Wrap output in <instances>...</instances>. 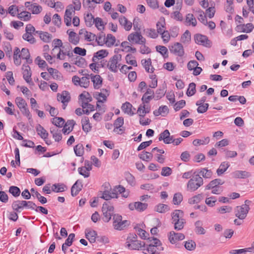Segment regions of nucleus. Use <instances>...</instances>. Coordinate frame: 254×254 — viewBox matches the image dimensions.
<instances>
[{
	"mask_svg": "<svg viewBox=\"0 0 254 254\" xmlns=\"http://www.w3.org/2000/svg\"><path fill=\"white\" fill-rule=\"evenodd\" d=\"M108 52L106 50H101L95 53L92 57V61L93 62H97L99 60L107 57Z\"/></svg>",
	"mask_w": 254,
	"mask_h": 254,
	"instance_id": "nucleus-20",
	"label": "nucleus"
},
{
	"mask_svg": "<svg viewBox=\"0 0 254 254\" xmlns=\"http://www.w3.org/2000/svg\"><path fill=\"white\" fill-rule=\"evenodd\" d=\"M224 182L221 179H216L211 181L205 187L206 190H210L211 188L218 187L219 185H222Z\"/></svg>",
	"mask_w": 254,
	"mask_h": 254,
	"instance_id": "nucleus-34",
	"label": "nucleus"
},
{
	"mask_svg": "<svg viewBox=\"0 0 254 254\" xmlns=\"http://www.w3.org/2000/svg\"><path fill=\"white\" fill-rule=\"evenodd\" d=\"M96 236L97 233L95 231L87 229L85 230L86 238L91 243L95 242L96 239H97Z\"/></svg>",
	"mask_w": 254,
	"mask_h": 254,
	"instance_id": "nucleus-27",
	"label": "nucleus"
},
{
	"mask_svg": "<svg viewBox=\"0 0 254 254\" xmlns=\"http://www.w3.org/2000/svg\"><path fill=\"white\" fill-rule=\"evenodd\" d=\"M197 12L198 14L197 16L198 20L204 25H206L207 24V20L204 12L200 9L198 10Z\"/></svg>",
	"mask_w": 254,
	"mask_h": 254,
	"instance_id": "nucleus-55",
	"label": "nucleus"
},
{
	"mask_svg": "<svg viewBox=\"0 0 254 254\" xmlns=\"http://www.w3.org/2000/svg\"><path fill=\"white\" fill-rule=\"evenodd\" d=\"M15 103L23 114L27 116L29 115L30 112L26 107L27 104L22 98L20 97H16L15 99Z\"/></svg>",
	"mask_w": 254,
	"mask_h": 254,
	"instance_id": "nucleus-11",
	"label": "nucleus"
},
{
	"mask_svg": "<svg viewBox=\"0 0 254 254\" xmlns=\"http://www.w3.org/2000/svg\"><path fill=\"white\" fill-rule=\"evenodd\" d=\"M65 187V186L64 184H55L52 186V190L56 192H63L64 190Z\"/></svg>",
	"mask_w": 254,
	"mask_h": 254,
	"instance_id": "nucleus-53",
	"label": "nucleus"
},
{
	"mask_svg": "<svg viewBox=\"0 0 254 254\" xmlns=\"http://www.w3.org/2000/svg\"><path fill=\"white\" fill-rule=\"evenodd\" d=\"M128 224L127 220H122V217L119 214L113 215V226L116 230H121Z\"/></svg>",
	"mask_w": 254,
	"mask_h": 254,
	"instance_id": "nucleus-6",
	"label": "nucleus"
},
{
	"mask_svg": "<svg viewBox=\"0 0 254 254\" xmlns=\"http://www.w3.org/2000/svg\"><path fill=\"white\" fill-rule=\"evenodd\" d=\"M94 40H96L99 45H103L106 41L105 34L103 32H100L98 35H96Z\"/></svg>",
	"mask_w": 254,
	"mask_h": 254,
	"instance_id": "nucleus-49",
	"label": "nucleus"
},
{
	"mask_svg": "<svg viewBox=\"0 0 254 254\" xmlns=\"http://www.w3.org/2000/svg\"><path fill=\"white\" fill-rule=\"evenodd\" d=\"M195 42L200 45L206 47L211 46V42L205 35L201 34H196L194 36Z\"/></svg>",
	"mask_w": 254,
	"mask_h": 254,
	"instance_id": "nucleus-7",
	"label": "nucleus"
},
{
	"mask_svg": "<svg viewBox=\"0 0 254 254\" xmlns=\"http://www.w3.org/2000/svg\"><path fill=\"white\" fill-rule=\"evenodd\" d=\"M141 64L147 72H153L154 68L151 65V60L150 59L142 60Z\"/></svg>",
	"mask_w": 254,
	"mask_h": 254,
	"instance_id": "nucleus-30",
	"label": "nucleus"
},
{
	"mask_svg": "<svg viewBox=\"0 0 254 254\" xmlns=\"http://www.w3.org/2000/svg\"><path fill=\"white\" fill-rule=\"evenodd\" d=\"M148 204L139 201L130 203L128 204V208L130 210L134 209L141 212L144 211L147 207Z\"/></svg>",
	"mask_w": 254,
	"mask_h": 254,
	"instance_id": "nucleus-14",
	"label": "nucleus"
},
{
	"mask_svg": "<svg viewBox=\"0 0 254 254\" xmlns=\"http://www.w3.org/2000/svg\"><path fill=\"white\" fill-rule=\"evenodd\" d=\"M203 184L202 178L199 175H195L192 176L188 183L187 188L191 191H194L197 190Z\"/></svg>",
	"mask_w": 254,
	"mask_h": 254,
	"instance_id": "nucleus-2",
	"label": "nucleus"
},
{
	"mask_svg": "<svg viewBox=\"0 0 254 254\" xmlns=\"http://www.w3.org/2000/svg\"><path fill=\"white\" fill-rule=\"evenodd\" d=\"M137 236L132 235L128 236L127 240L126 247L131 250H139V249L144 251L145 244L136 240Z\"/></svg>",
	"mask_w": 254,
	"mask_h": 254,
	"instance_id": "nucleus-1",
	"label": "nucleus"
},
{
	"mask_svg": "<svg viewBox=\"0 0 254 254\" xmlns=\"http://www.w3.org/2000/svg\"><path fill=\"white\" fill-rule=\"evenodd\" d=\"M108 95V90L103 89L102 92H95L93 96L98 100V103H103L106 101Z\"/></svg>",
	"mask_w": 254,
	"mask_h": 254,
	"instance_id": "nucleus-19",
	"label": "nucleus"
},
{
	"mask_svg": "<svg viewBox=\"0 0 254 254\" xmlns=\"http://www.w3.org/2000/svg\"><path fill=\"white\" fill-rule=\"evenodd\" d=\"M146 250L149 254H159L164 250L163 247H155L153 245H148Z\"/></svg>",
	"mask_w": 254,
	"mask_h": 254,
	"instance_id": "nucleus-36",
	"label": "nucleus"
},
{
	"mask_svg": "<svg viewBox=\"0 0 254 254\" xmlns=\"http://www.w3.org/2000/svg\"><path fill=\"white\" fill-rule=\"evenodd\" d=\"M8 191L15 197L19 196L21 192L20 189L18 187L14 186H10L9 188Z\"/></svg>",
	"mask_w": 254,
	"mask_h": 254,
	"instance_id": "nucleus-47",
	"label": "nucleus"
},
{
	"mask_svg": "<svg viewBox=\"0 0 254 254\" xmlns=\"http://www.w3.org/2000/svg\"><path fill=\"white\" fill-rule=\"evenodd\" d=\"M73 64L79 67H82L85 64V60L84 58L76 56V58L73 59Z\"/></svg>",
	"mask_w": 254,
	"mask_h": 254,
	"instance_id": "nucleus-58",
	"label": "nucleus"
},
{
	"mask_svg": "<svg viewBox=\"0 0 254 254\" xmlns=\"http://www.w3.org/2000/svg\"><path fill=\"white\" fill-rule=\"evenodd\" d=\"M229 167V164L228 163L226 162H222L219 168L217 170V174L218 176H220L223 174L228 168Z\"/></svg>",
	"mask_w": 254,
	"mask_h": 254,
	"instance_id": "nucleus-45",
	"label": "nucleus"
},
{
	"mask_svg": "<svg viewBox=\"0 0 254 254\" xmlns=\"http://www.w3.org/2000/svg\"><path fill=\"white\" fill-rule=\"evenodd\" d=\"M36 129L38 134L43 139L45 140L48 138V132L47 130L40 124L37 125Z\"/></svg>",
	"mask_w": 254,
	"mask_h": 254,
	"instance_id": "nucleus-29",
	"label": "nucleus"
},
{
	"mask_svg": "<svg viewBox=\"0 0 254 254\" xmlns=\"http://www.w3.org/2000/svg\"><path fill=\"white\" fill-rule=\"evenodd\" d=\"M25 6L29 10H30L33 14H35L40 13L42 10V6L37 5L36 3H31L30 2L27 1L25 3Z\"/></svg>",
	"mask_w": 254,
	"mask_h": 254,
	"instance_id": "nucleus-17",
	"label": "nucleus"
},
{
	"mask_svg": "<svg viewBox=\"0 0 254 254\" xmlns=\"http://www.w3.org/2000/svg\"><path fill=\"white\" fill-rule=\"evenodd\" d=\"M116 42V38L111 34H107L106 37L105 43L108 47L113 46Z\"/></svg>",
	"mask_w": 254,
	"mask_h": 254,
	"instance_id": "nucleus-50",
	"label": "nucleus"
},
{
	"mask_svg": "<svg viewBox=\"0 0 254 254\" xmlns=\"http://www.w3.org/2000/svg\"><path fill=\"white\" fill-rule=\"evenodd\" d=\"M83 185L81 180H78L72 186L71 189V194L72 196H76L82 190Z\"/></svg>",
	"mask_w": 254,
	"mask_h": 254,
	"instance_id": "nucleus-21",
	"label": "nucleus"
},
{
	"mask_svg": "<svg viewBox=\"0 0 254 254\" xmlns=\"http://www.w3.org/2000/svg\"><path fill=\"white\" fill-rule=\"evenodd\" d=\"M121 55H115L108 62V68L113 72H117L118 69L120 66L119 63L121 61Z\"/></svg>",
	"mask_w": 254,
	"mask_h": 254,
	"instance_id": "nucleus-4",
	"label": "nucleus"
},
{
	"mask_svg": "<svg viewBox=\"0 0 254 254\" xmlns=\"http://www.w3.org/2000/svg\"><path fill=\"white\" fill-rule=\"evenodd\" d=\"M66 33L68 35L69 41L74 45H77L79 41V38L76 33L70 30H68Z\"/></svg>",
	"mask_w": 254,
	"mask_h": 254,
	"instance_id": "nucleus-26",
	"label": "nucleus"
},
{
	"mask_svg": "<svg viewBox=\"0 0 254 254\" xmlns=\"http://www.w3.org/2000/svg\"><path fill=\"white\" fill-rule=\"evenodd\" d=\"M199 174L204 178H210L212 176V172L210 170H208L206 168H203L199 172Z\"/></svg>",
	"mask_w": 254,
	"mask_h": 254,
	"instance_id": "nucleus-63",
	"label": "nucleus"
},
{
	"mask_svg": "<svg viewBox=\"0 0 254 254\" xmlns=\"http://www.w3.org/2000/svg\"><path fill=\"white\" fill-rule=\"evenodd\" d=\"M202 222L200 220L196 221L194 223V231L198 235H204L206 233V231L202 227Z\"/></svg>",
	"mask_w": 254,
	"mask_h": 254,
	"instance_id": "nucleus-31",
	"label": "nucleus"
},
{
	"mask_svg": "<svg viewBox=\"0 0 254 254\" xmlns=\"http://www.w3.org/2000/svg\"><path fill=\"white\" fill-rule=\"evenodd\" d=\"M172 223L174 224V229L177 231H180L184 228L186 220L185 219H181L178 221L172 222Z\"/></svg>",
	"mask_w": 254,
	"mask_h": 254,
	"instance_id": "nucleus-46",
	"label": "nucleus"
},
{
	"mask_svg": "<svg viewBox=\"0 0 254 254\" xmlns=\"http://www.w3.org/2000/svg\"><path fill=\"white\" fill-rule=\"evenodd\" d=\"M202 199L201 194H198L189 199L188 202L190 204L199 203Z\"/></svg>",
	"mask_w": 254,
	"mask_h": 254,
	"instance_id": "nucleus-51",
	"label": "nucleus"
},
{
	"mask_svg": "<svg viewBox=\"0 0 254 254\" xmlns=\"http://www.w3.org/2000/svg\"><path fill=\"white\" fill-rule=\"evenodd\" d=\"M100 197L105 200H108L112 198H118V196L117 194L112 190L110 192L108 191H104L102 193V196Z\"/></svg>",
	"mask_w": 254,
	"mask_h": 254,
	"instance_id": "nucleus-40",
	"label": "nucleus"
},
{
	"mask_svg": "<svg viewBox=\"0 0 254 254\" xmlns=\"http://www.w3.org/2000/svg\"><path fill=\"white\" fill-rule=\"evenodd\" d=\"M132 105L130 103L127 102L122 105L121 108L125 113L129 115H133L134 113L132 111Z\"/></svg>",
	"mask_w": 254,
	"mask_h": 254,
	"instance_id": "nucleus-39",
	"label": "nucleus"
},
{
	"mask_svg": "<svg viewBox=\"0 0 254 254\" xmlns=\"http://www.w3.org/2000/svg\"><path fill=\"white\" fill-rule=\"evenodd\" d=\"M52 123L56 127H62L65 123L64 120L61 117H55L52 119Z\"/></svg>",
	"mask_w": 254,
	"mask_h": 254,
	"instance_id": "nucleus-44",
	"label": "nucleus"
},
{
	"mask_svg": "<svg viewBox=\"0 0 254 254\" xmlns=\"http://www.w3.org/2000/svg\"><path fill=\"white\" fill-rule=\"evenodd\" d=\"M250 209L248 204L237 206L235 209V216L240 220H243L247 217Z\"/></svg>",
	"mask_w": 254,
	"mask_h": 254,
	"instance_id": "nucleus-5",
	"label": "nucleus"
},
{
	"mask_svg": "<svg viewBox=\"0 0 254 254\" xmlns=\"http://www.w3.org/2000/svg\"><path fill=\"white\" fill-rule=\"evenodd\" d=\"M127 39L130 42L138 44H144L146 42L145 39L138 32L130 34Z\"/></svg>",
	"mask_w": 254,
	"mask_h": 254,
	"instance_id": "nucleus-8",
	"label": "nucleus"
},
{
	"mask_svg": "<svg viewBox=\"0 0 254 254\" xmlns=\"http://www.w3.org/2000/svg\"><path fill=\"white\" fill-rule=\"evenodd\" d=\"M150 107L146 105L141 104L139 106L137 113L138 114L140 118H142L146 114L150 112Z\"/></svg>",
	"mask_w": 254,
	"mask_h": 254,
	"instance_id": "nucleus-24",
	"label": "nucleus"
},
{
	"mask_svg": "<svg viewBox=\"0 0 254 254\" xmlns=\"http://www.w3.org/2000/svg\"><path fill=\"white\" fill-rule=\"evenodd\" d=\"M30 55L29 50L26 48H22L20 53V55H18L19 58L26 60L27 64L32 63V60L30 58Z\"/></svg>",
	"mask_w": 254,
	"mask_h": 254,
	"instance_id": "nucleus-28",
	"label": "nucleus"
},
{
	"mask_svg": "<svg viewBox=\"0 0 254 254\" xmlns=\"http://www.w3.org/2000/svg\"><path fill=\"white\" fill-rule=\"evenodd\" d=\"M155 211L161 213H164L170 210L169 206L167 204L159 203L155 206Z\"/></svg>",
	"mask_w": 254,
	"mask_h": 254,
	"instance_id": "nucleus-37",
	"label": "nucleus"
},
{
	"mask_svg": "<svg viewBox=\"0 0 254 254\" xmlns=\"http://www.w3.org/2000/svg\"><path fill=\"white\" fill-rule=\"evenodd\" d=\"M186 22L189 25H191L194 27L197 24V21L193 15L191 13H188L186 15Z\"/></svg>",
	"mask_w": 254,
	"mask_h": 254,
	"instance_id": "nucleus-41",
	"label": "nucleus"
},
{
	"mask_svg": "<svg viewBox=\"0 0 254 254\" xmlns=\"http://www.w3.org/2000/svg\"><path fill=\"white\" fill-rule=\"evenodd\" d=\"M242 27L244 28V30H242V32L249 33L251 32L254 28V26L252 23H249L246 24H241L237 26V28L239 29Z\"/></svg>",
	"mask_w": 254,
	"mask_h": 254,
	"instance_id": "nucleus-48",
	"label": "nucleus"
},
{
	"mask_svg": "<svg viewBox=\"0 0 254 254\" xmlns=\"http://www.w3.org/2000/svg\"><path fill=\"white\" fill-rule=\"evenodd\" d=\"M75 154L78 156H81L84 152V148L82 144H78L74 147Z\"/></svg>",
	"mask_w": 254,
	"mask_h": 254,
	"instance_id": "nucleus-60",
	"label": "nucleus"
},
{
	"mask_svg": "<svg viewBox=\"0 0 254 254\" xmlns=\"http://www.w3.org/2000/svg\"><path fill=\"white\" fill-rule=\"evenodd\" d=\"M233 177L236 179H245L251 176L250 173L246 171L237 170L233 173Z\"/></svg>",
	"mask_w": 254,
	"mask_h": 254,
	"instance_id": "nucleus-25",
	"label": "nucleus"
},
{
	"mask_svg": "<svg viewBox=\"0 0 254 254\" xmlns=\"http://www.w3.org/2000/svg\"><path fill=\"white\" fill-rule=\"evenodd\" d=\"M57 100L63 103V109H65L67 103L70 100V96L69 92L67 91H64L61 94L57 95Z\"/></svg>",
	"mask_w": 254,
	"mask_h": 254,
	"instance_id": "nucleus-10",
	"label": "nucleus"
},
{
	"mask_svg": "<svg viewBox=\"0 0 254 254\" xmlns=\"http://www.w3.org/2000/svg\"><path fill=\"white\" fill-rule=\"evenodd\" d=\"M173 137V136H170L169 130L165 129L160 134L158 139L159 141L163 140L165 144H170L172 143Z\"/></svg>",
	"mask_w": 254,
	"mask_h": 254,
	"instance_id": "nucleus-16",
	"label": "nucleus"
},
{
	"mask_svg": "<svg viewBox=\"0 0 254 254\" xmlns=\"http://www.w3.org/2000/svg\"><path fill=\"white\" fill-rule=\"evenodd\" d=\"M23 71V77L26 82L30 84L33 83L31 79V71L30 66L27 64H23L22 67Z\"/></svg>",
	"mask_w": 254,
	"mask_h": 254,
	"instance_id": "nucleus-15",
	"label": "nucleus"
},
{
	"mask_svg": "<svg viewBox=\"0 0 254 254\" xmlns=\"http://www.w3.org/2000/svg\"><path fill=\"white\" fill-rule=\"evenodd\" d=\"M171 53L178 56L179 57H182L184 56L185 52L183 45L182 44L177 42L175 43L170 48Z\"/></svg>",
	"mask_w": 254,
	"mask_h": 254,
	"instance_id": "nucleus-12",
	"label": "nucleus"
},
{
	"mask_svg": "<svg viewBox=\"0 0 254 254\" xmlns=\"http://www.w3.org/2000/svg\"><path fill=\"white\" fill-rule=\"evenodd\" d=\"M91 169L92 167L90 166L89 167H82L78 168V171L79 174L84 178H88L90 175L89 172Z\"/></svg>",
	"mask_w": 254,
	"mask_h": 254,
	"instance_id": "nucleus-38",
	"label": "nucleus"
},
{
	"mask_svg": "<svg viewBox=\"0 0 254 254\" xmlns=\"http://www.w3.org/2000/svg\"><path fill=\"white\" fill-rule=\"evenodd\" d=\"M138 156L140 159L147 162L151 160L153 158L152 154L147 151H143Z\"/></svg>",
	"mask_w": 254,
	"mask_h": 254,
	"instance_id": "nucleus-43",
	"label": "nucleus"
},
{
	"mask_svg": "<svg viewBox=\"0 0 254 254\" xmlns=\"http://www.w3.org/2000/svg\"><path fill=\"white\" fill-rule=\"evenodd\" d=\"M114 210V207L111 205L110 202L103 203L102 212L104 217L103 219L105 222H108L111 220L112 216H113Z\"/></svg>",
	"mask_w": 254,
	"mask_h": 254,
	"instance_id": "nucleus-3",
	"label": "nucleus"
},
{
	"mask_svg": "<svg viewBox=\"0 0 254 254\" xmlns=\"http://www.w3.org/2000/svg\"><path fill=\"white\" fill-rule=\"evenodd\" d=\"M183 199V195L180 192H177L174 194L173 202L175 205H179L182 201Z\"/></svg>",
	"mask_w": 254,
	"mask_h": 254,
	"instance_id": "nucleus-54",
	"label": "nucleus"
},
{
	"mask_svg": "<svg viewBox=\"0 0 254 254\" xmlns=\"http://www.w3.org/2000/svg\"><path fill=\"white\" fill-rule=\"evenodd\" d=\"M47 70L54 79H58L60 78V75L58 70L52 67L48 68Z\"/></svg>",
	"mask_w": 254,
	"mask_h": 254,
	"instance_id": "nucleus-62",
	"label": "nucleus"
},
{
	"mask_svg": "<svg viewBox=\"0 0 254 254\" xmlns=\"http://www.w3.org/2000/svg\"><path fill=\"white\" fill-rule=\"evenodd\" d=\"M89 76H90L91 81L93 83L94 87L95 89H99L102 84V78L100 75L91 74Z\"/></svg>",
	"mask_w": 254,
	"mask_h": 254,
	"instance_id": "nucleus-22",
	"label": "nucleus"
},
{
	"mask_svg": "<svg viewBox=\"0 0 254 254\" xmlns=\"http://www.w3.org/2000/svg\"><path fill=\"white\" fill-rule=\"evenodd\" d=\"M50 132L52 134L53 137L55 141L59 142L62 139V135L61 132L57 128H51Z\"/></svg>",
	"mask_w": 254,
	"mask_h": 254,
	"instance_id": "nucleus-33",
	"label": "nucleus"
},
{
	"mask_svg": "<svg viewBox=\"0 0 254 254\" xmlns=\"http://www.w3.org/2000/svg\"><path fill=\"white\" fill-rule=\"evenodd\" d=\"M75 11L72 8V4H69L67 6L64 16V21L66 26H69L71 25V18L75 14Z\"/></svg>",
	"mask_w": 254,
	"mask_h": 254,
	"instance_id": "nucleus-9",
	"label": "nucleus"
},
{
	"mask_svg": "<svg viewBox=\"0 0 254 254\" xmlns=\"http://www.w3.org/2000/svg\"><path fill=\"white\" fill-rule=\"evenodd\" d=\"M22 38L24 40L27 41L30 44H34L36 42V40L32 33L26 32L23 35Z\"/></svg>",
	"mask_w": 254,
	"mask_h": 254,
	"instance_id": "nucleus-57",
	"label": "nucleus"
},
{
	"mask_svg": "<svg viewBox=\"0 0 254 254\" xmlns=\"http://www.w3.org/2000/svg\"><path fill=\"white\" fill-rule=\"evenodd\" d=\"M36 33L39 35L40 39L46 43H49L52 39V35L47 32H42L40 31H36Z\"/></svg>",
	"mask_w": 254,
	"mask_h": 254,
	"instance_id": "nucleus-32",
	"label": "nucleus"
},
{
	"mask_svg": "<svg viewBox=\"0 0 254 254\" xmlns=\"http://www.w3.org/2000/svg\"><path fill=\"white\" fill-rule=\"evenodd\" d=\"M196 247L195 243L192 240L186 241L185 243V248L189 251L193 250Z\"/></svg>",
	"mask_w": 254,
	"mask_h": 254,
	"instance_id": "nucleus-64",
	"label": "nucleus"
},
{
	"mask_svg": "<svg viewBox=\"0 0 254 254\" xmlns=\"http://www.w3.org/2000/svg\"><path fill=\"white\" fill-rule=\"evenodd\" d=\"M119 21L121 25L124 27L127 31H129L132 27V23L128 21L126 17L121 16L119 17Z\"/></svg>",
	"mask_w": 254,
	"mask_h": 254,
	"instance_id": "nucleus-23",
	"label": "nucleus"
},
{
	"mask_svg": "<svg viewBox=\"0 0 254 254\" xmlns=\"http://www.w3.org/2000/svg\"><path fill=\"white\" fill-rule=\"evenodd\" d=\"M184 212L181 210H175L172 213V222L178 221L181 219H184L183 217Z\"/></svg>",
	"mask_w": 254,
	"mask_h": 254,
	"instance_id": "nucleus-35",
	"label": "nucleus"
},
{
	"mask_svg": "<svg viewBox=\"0 0 254 254\" xmlns=\"http://www.w3.org/2000/svg\"><path fill=\"white\" fill-rule=\"evenodd\" d=\"M190 33L188 30H186L182 36L181 41L183 43H187L190 41Z\"/></svg>",
	"mask_w": 254,
	"mask_h": 254,
	"instance_id": "nucleus-61",
	"label": "nucleus"
},
{
	"mask_svg": "<svg viewBox=\"0 0 254 254\" xmlns=\"http://www.w3.org/2000/svg\"><path fill=\"white\" fill-rule=\"evenodd\" d=\"M185 235L181 233H176L171 231L168 235L169 242L172 244H175L177 241L183 240L185 239Z\"/></svg>",
	"mask_w": 254,
	"mask_h": 254,
	"instance_id": "nucleus-13",
	"label": "nucleus"
},
{
	"mask_svg": "<svg viewBox=\"0 0 254 254\" xmlns=\"http://www.w3.org/2000/svg\"><path fill=\"white\" fill-rule=\"evenodd\" d=\"M86 25L88 26H91L94 22L95 19L91 13H87L84 17Z\"/></svg>",
	"mask_w": 254,
	"mask_h": 254,
	"instance_id": "nucleus-52",
	"label": "nucleus"
},
{
	"mask_svg": "<svg viewBox=\"0 0 254 254\" xmlns=\"http://www.w3.org/2000/svg\"><path fill=\"white\" fill-rule=\"evenodd\" d=\"M17 17L24 21H28L31 18V13L26 11H23L18 13Z\"/></svg>",
	"mask_w": 254,
	"mask_h": 254,
	"instance_id": "nucleus-42",
	"label": "nucleus"
},
{
	"mask_svg": "<svg viewBox=\"0 0 254 254\" xmlns=\"http://www.w3.org/2000/svg\"><path fill=\"white\" fill-rule=\"evenodd\" d=\"M27 201L26 200H15L13 202L11 207L14 211L20 212L24 207H26Z\"/></svg>",
	"mask_w": 254,
	"mask_h": 254,
	"instance_id": "nucleus-18",
	"label": "nucleus"
},
{
	"mask_svg": "<svg viewBox=\"0 0 254 254\" xmlns=\"http://www.w3.org/2000/svg\"><path fill=\"white\" fill-rule=\"evenodd\" d=\"M165 22L164 19H163L162 20L159 21L157 24V33L161 34L165 30Z\"/></svg>",
	"mask_w": 254,
	"mask_h": 254,
	"instance_id": "nucleus-56",
	"label": "nucleus"
},
{
	"mask_svg": "<svg viewBox=\"0 0 254 254\" xmlns=\"http://www.w3.org/2000/svg\"><path fill=\"white\" fill-rule=\"evenodd\" d=\"M195 86L196 85L193 82H191L189 84V88L187 91V95L188 96H191L195 94L196 91Z\"/></svg>",
	"mask_w": 254,
	"mask_h": 254,
	"instance_id": "nucleus-59",
	"label": "nucleus"
}]
</instances>
